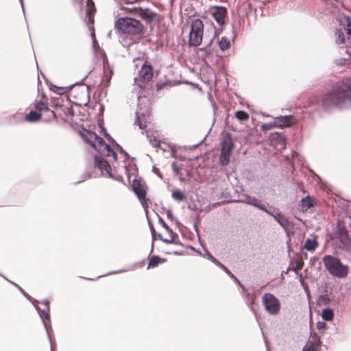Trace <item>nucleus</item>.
<instances>
[{
  "label": "nucleus",
  "instance_id": "f257e3e1",
  "mask_svg": "<svg viewBox=\"0 0 351 351\" xmlns=\"http://www.w3.org/2000/svg\"><path fill=\"white\" fill-rule=\"evenodd\" d=\"M324 102L326 105L332 104L340 108L351 106V80L326 96Z\"/></svg>",
  "mask_w": 351,
  "mask_h": 351
},
{
  "label": "nucleus",
  "instance_id": "f03ea898",
  "mask_svg": "<svg viewBox=\"0 0 351 351\" xmlns=\"http://www.w3.org/2000/svg\"><path fill=\"white\" fill-rule=\"evenodd\" d=\"M81 136L86 143L90 145L101 156H112L114 160H117L116 153L111 150L109 145L106 144L95 133L84 130L81 132Z\"/></svg>",
  "mask_w": 351,
  "mask_h": 351
},
{
  "label": "nucleus",
  "instance_id": "7ed1b4c3",
  "mask_svg": "<svg viewBox=\"0 0 351 351\" xmlns=\"http://www.w3.org/2000/svg\"><path fill=\"white\" fill-rule=\"evenodd\" d=\"M324 265L328 273L338 278H345L349 273V268L343 265L341 261L333 256L326 255L323 257Z\"/></svg>",
  "mask_w": 351,
  "mask_h": 351
},
{
  "label": "nucleus",
  "instance_id": "20e7f679",
  "mask_svg": "<svg viewBox=\"0 0 351 351\" xmlns=\"http://www.w3.org/2000/svg\"><path fill=\"white\" fill-rule=\"evenodd\" d=\"M115 27L121 32L129 35H138L143 29V25L139 21L130 17L119 18L116 21Z\"/></svg>",
  "mask_w": 351,
  "mask_h": 351
},
{
  "label": "nucleus",
  "instance_id": "39448f33",
  "mask_svg": "<svg viewBox=\"0 0 351 351\" xmlns=\"http://www.w3.org/2000/svg\"><path fill=\"white\" fill-rule=\"evenodd\" d=\"M262 302L266 312L271 315H277L281 309L280 300L273 294L267 293L262 297Z\"/></svg>",
  "mask_w": 351,
  "mask_h": 351
},
{
  "label": "nucleus",
  "instance_id": "423d86ee",
  "mask_svg": "<svg viewBox=\"0 0 351 351\" xmlns=\"http://www.w3.org/2000/svg\"><path fill=\"white\" fill-rule=\"evenodd\" d=\"M204 24L200 19H196L191 25L189 43L191 45L199 46L202 41Z\"/></svg>",
  "mask_w": 351,
  "mask_h": 351
},
{
  "label": "nucleus",
  "instance_id": "0eeeda50",
  "mask_svg": "<svg viewBox=\"0 0 351 351\" xmlns=\"http://www.w3.org/2000/svg\"><path fill=\"white\" fill-rule=\"evenodd\" d=\"M74 97L76 98L77 102L80 106H86L90 100L89 88L88 86L81 84L74 89L72 93Z\"/></svg>",
  "mask_w": 351,
  "mask_h": 351
},
{
  "label": "nucleus",
  "instance_id": "6e6552de",
  "mask_svg": "<svg viewBox=\"0 0 351 351\" xmlns=\"http://www.w3.org/2000/svg\"><path fill=\"white\" fill-rule=\"evenodd\" d=\"M96 166L101 170L102 174L109 178L119 180V176H115L112 171L109 162L105 160L101 156H95V157Z\"/></svg>",
  "mask_w": 351,
  "mask_h": 351
},
{
  "label": "nucleus",
  "instance_id": "1a4fd4ad",
  "mask_svg": "<svg viewBox=\"0 0 351 351\" xmlns=\"http://www.w3.org/2000/svg\"><path fill=\"white\" fill-rule=\"evenodd\" d=\"M136 114V123L138 125L140 129H145L149 120V108L148 106H138Z\"/></svg>",
  "mask_w": 351,
  "mask_h": 351
},
{
  "label": "nucleus",
  "instance_id": "9d476101",
  "mask_svg": "<svg viewBox=\"0 0 351 351\" xmlns=\"http://www.w3.org/2000/svg\"><path fill=\"white\" fill-rule=\"evenodd\" d=\"M233 148V143L231 138H227L222 144L220 155V161L222 165H227L230 161V157Z\"/></svg>",
  "mask_w": 351,
  "mask_h": 351
},
{
  "label": "nucleus",
  "instance_id": "9b49d317",
  "mask_svg": "<svg viewBox=\"0 0 351 351\" xmlns=\"http://www.w3.org/2000/svg\"><path fill=\"white\" fill-rule=\"evenodd\" d=\"M136 14L141 17L143 19L145 20L147 22H159L160 20V16L157 14L152 12L149 10H143L141 8H135L134 9Z\"/></svg>",
  "mask_w": 351,
  "mask_h": 351
},
{
  "label": "nucleus",
  "instance_id": "f8f14e48",
  "mask_svg": "<svg viewBox=\"0 0 351 351\" xmlns=\"http://www.w3.org/2000/svg\"><path fill=\"white\" fill-rule=\"evenodd\" d=\"M337 237L341 244V247L346 250H351V239L348 237L345 228L339 227Z\"/></svg>",
  "mask_w": 351,
  "mask_h": 351
},
{
  "label": "nucleus",
  "instance_id": "ddd939ff",
  "mask_svg": "<svg viewBox=\"0 0 351 351\" xmlns=\"http://www.w3.org/2000/svg\"><path fill=\"white\" fill-rule=\"evenodd\" d=\"M271 142L272 145L278 151H281L285 149V138L279 133H274L271 135Z\"/></svg>",
  "mask_w": 351,
  "mask_h": 351
},
{
  "label": "nucleus",
  "instance_id": "4468645a",
  "mask_svg": "<svg viewBox=\"0 0 351 351\" xmlns=\"http://www.w3.org/2000/svg\"><path fill=\"white\" fill-rule=\"evenodd\" d=\"M274 121L276 128L289 127L295 122L293 116L280 117L275 119Z\"/></svg>",
  "mask_w": 351,
  "mask_h": 351
},
{
  "label": "nucleus",
  "instance_id": "2eb2a0df",
  "mask_svg": "<svg viewBox=\"0 0 351 351\" xmlns=\"http://www.w3.org/2000/svg\"><path fill=\"white\" fill-rule=\"evenodd\" d=\"M241 202L258 208L267 213H270V210H267L260 200L254 197L245 196L243 199L241 200Z\"/></svg>",
  "mask_w": 351,
  "mask_h": 351
},
{
  "label": "nucleus",
  "instance_id": "dca6fc26",
  "mask_svg": "<svg viewBox=\"0 0 351 351\" xmlns=\"http://www.w3.org/2000/svg\"><path fill=\"white\" fill-rule=\"evenodd\" d=\"M212 14L217 22L219 24L222 25L224 23L226 10L223 8H217L213 10Z\"/></svg>",
  "mask_w": 351,
  "mask_h": 351
},
{
  "label": "nucleus",
  "instance_id": "f3484780",
  "mask_svg": "<svg viewBox=\"0 0 351 351\" xmlns=\"http://www.w3.org/2000/svg\"><path fill=\"white\" fill-rule=\"evenodd\" d=\"M153 73L149 65L143 64L139 72V77L144 81H149L152 78Z\"/></svg>",
  "mask_w": 351,
  "mask_h": 351
},
{
  "label": "nucleus",
  "instance_id": "a211bd4d",
  "mask_svg": "<svg viewBox=\"0 0 351 351\" xmlns=\"http://www.w3.org/2000/svg\"><path fill=\"white\" fill-rule=\"evenodd\" d=\"M133 189H134L135 193L137 195L138 197L141 201L143 206L145 207V191L140 185V184L138 182H133Z\"/></svg>",
  "mask_w": 351,
  "mask_h": 351
},
{
  "label": "nucleus",
  "instance_id": "6ab92c4d",
  "mask_svg": "<svg viewBox=\"0 0 351 351\" xmlns=\"http://www.w3.org/2000/svg\"><path fill=\"white\" fill-rule=\"evenodd\" d=\"M318 246L317 239L314 236L308 238L304 242L303 248L308 252H314Z\"/></svg>",
  "mask_w": 351,
  "mask_h": 351
},
{
  "label": "nucleus",
  "instance_id": "aec40b11",
  "mask_svg": "<svg viewBox=\"0 0 351 351\" xmlns=\"http://www.w3.org/2000/svg\"><path fill=\"white\" fill-rule=\"evenodd\" d=\"M332 299V293L325 292L318 296L317 303L320 306H326L331 303Z\"/></svg>",
  "mask_w": 351,
  "mask_h": 351
},
{
  "label": "nucleus",
  "instance_id": "412c9836",
  "mask_svg": "<svg viewBox=\"0 0 351 351\" xmlns=\"http://www.w3.org/2000/svg\"><path fill=\"white\" fill-rule=\"evenodd\" d=\"M269 215H271L278 223L284 228H286L289 226V221L287 219L280 213H273L270 211Z\"/></svg>",
  "mask_w": 351,
  "mask_h": 351
},
{
  "label": "nucleus",
  "instance_id": "4be33fe9",
  "mask_svg": "<svg viewBox=\"0 0 351 351\" xmlns=\"http://www.w3.org/2000/svg\"><path fill=\"white\" fill-rule=\"evenodd\" d=\"M321 316L323 320L326 322H331L334 319L335 314L332 309L326 308L322 310Z\"/></svg>",
  "mask_w": 351,
  "mask_h": 351
},
{
  "label": "nucleus",
  "instance_id": "5701e85b",
  "mask_svg": "<svg viewBox=\"0 0 351 351\" xmlns=\"http://www.w3.org/2000/svg\"><path fill=\"white\" fill-rule=\"evenodd\" d=\"M313 200L311 197H306L302 199L300 207L302 211H306L313 206Z\"/></svg>",
  "mask_w": 351,
  "mask_h": 351
},
{
  "label": "nucleus",
  "instance_id": "b1692460",
  "mask_svg": "<svg viewBox=\"0 0 351 351\" xmlns=\"http://www.w3.org/2000/svg\"><path fill=\"white\" fill-rule=\"evenodd\" d=\"M41 115L36 111H30L25 117V120L29 122H35L38 121Z\"/></svg>",
  "mask_w": 351,
  "mask_h": 351
},
{
  "label": "nucleus",
  "instance_id": "393cba45",
  "mask_svg": "<svg viewBox=\"0 0 351 351\" xmlns=\"http://www.w3.org/2000/svg\"><path fill=\"white\" fill-rule=\"evenodd\" d=\"M302 351H319V347L316 342L308 341Z\"/></svg>",
  "mask_w": 351,
  "mask_h": 351
},
{
  "label": "nucleus",
  "instance_id": "a878e982",
  "mask_svg": "<svg viewBox=\"0 0 351 351\" xmlns=\"http://www.w3.org/2000/svg\"><path fill=\"white\" fill-rule=\"evenodd\" d=\"M341 23L345 25L346 27H344L345 31H346L347 34L351 35V20L348 16H344L341 19Z\"/></svg>",
  "mask_w": 351,
  "mask_h": 351
},
{
  "label": "nucleus",
  "instance_id": "bb28decb",
  "mask_svg": "<svg viewBox=\"0 0 351 351\" xmlns=\"http://www.w3.org/2000/svg\"><path fill=\"white\" fill-rule=\"evenodd\" d=\"M219 46L221 50H226L230 47V42L227 38L222 37L219 42Z\"/></svg>",
  "mask_w": 351,
  "mask_h": 351
},
{
  "label": "nucleus",
  "instance_id": "cd10ccee",
  "mask_svg": "<svg viewBox=\"0 0 351 351\" xmlns=\"http://www.w3.org/2000/svg\"><path fill=\"white\" fill-rule=\"evenodd\" d=\"M95 8H94V3L92 0H87V10H86V15L89 17L90 21H92L91 19V14L94 12Z\"/></svg>",
  "mask_w": 351,
  "mask_h": 351
},
{
  "label": "nucleus",
  "instance_id": "c85d7f7f",
  "mask_svg": "<svg viewBox=\"0 0 351 351\" xmlns=\"http://www.w3.org/2000/svg\"><path fill=\"white\" fill-rule=\"evenodd\" d=\"M165 260L158 257L153 256L149 261L147 268L156 267L159 263H164Z\"/></svg>",
  "mask_w": 351,
  "mask_h": 351
},
{
  "label": "nucleus",
  "instance_id": "c756f323",
  "mask_svg": "<svg viewBox=\"0 0 351 351\" xmlns=\"http://www.w3.org/2000/svg\"><path fill=\"white\" fill-rule=\"evenodd\" d=\"M50 89L58 95H62L67 91V88L66 87H59L55 85H53L50 87Z\"/></svg>",
  "mask_w": 351,
  "mask_h": 351
},
{
  "label": "nucleus",
  "instance_id": "7c9ffc66",
  "mask_svg": "<svg viewBox=\"0 0 351 351\" xmlns=\"http://www.w3.org/2000/svg\"><path fill=\"white\" fill-rule=\"evenodd\" d=\"M235 117L240 121L247 120L249 118L248 114L241 110L236 112Z\"/></svg>",
  "mask_w": 351,
  "mask_h": 351
},
{
  "label": "nucleus",
  "instance_id": "2f4dec72",
  "mask_svg": "<svg viewBox=\"0 0 351 351\" xmlns=\"http://www.w3.org/2000/svg\"><path fill=\"white\" fill-rule=\"evenodd\" d=\"M172 197L178 201H182L185 198L184 195L180 191H175L172 193Z\"/></svg>",
  "mask_w": 351,
  "mask_h": 351
},
{
  "label": "nucleus",
  "instance_id": "473e14b6",
  "mask_svg": "<svg viewBox=\"0 0 351 351\" xmlns=\"http://www.w3.org/2000/svg\"><path fill=\"white\" fill-rule=\"evenodd\" d=\"M335 36L337 37V43L342 44L344 43V36L343 35V33L340 30L336 31Z\"/></svg>",
  "mask_w": 351,
  "mask_h": 351
},
{
  "label": "nucleus",
  "instance_id": "72a5a7b5",
  "mask_svg": "<svg viewBox=\"0 0 351 351\" xmlns=\"http://www.w3.org/2000/svg\"><path fill=\"white\" fill-rule=\"evenodd\" d=\"M35 108L36 110L41 111L43 110H49L46 107L45 104L43 101H38L35 104Z\"/></svg>",
  "mask_w": 351,
  "mask_h": 351
},
{
  "label": "nucleus",
  "instance_id": "f704fd0d",
  "mask_svg": "<svg viewBox=\"0 0 351 351\" xmlns=\"http://www.w3.org/2000/svg\"><path fill=\"white\" fill-rule=\"evenodd\" d=\"M261 127H262V129L263 130H271L274 128H276V125L275 124V121H274L273 123H264L263 125H262Z\"/></svg>",
  "mask_w": 351,
  "mask_h": 351
},
{
  "label": "nucleus",
  "instance_id": "c9c22d12",
  "mask_svg": "<svg viewBox=\"0 0 351 351\" xmlns=\"http://www.w3.org/2000/svg\"><path fill=\"white\" fill-rule=\"evenodd\" d=\"M45 304L47 306V310H43V315L45 316V317L49 320V301H45Z\"/></svg>",
  "mask_w": 351,
  "mask_h": 351
},
{
  "label": "nucleus",
  "instance_id": "e433bc0d",
  "mask_svg": "<svg viewBox=\"0 0 351 351\" xmlns=\"http://www.w3.org/2000/svg\"><path fill=\"white\" fill-rule=\"evenodd\" d=\"M206 258L211 261L215 265H218L219 267L220 266V265H221V263H220L215 257L213 256V255H211L209 253L206 254Z\"/></svg>",
  "mask_w": 351,
  "mask_h": 351
},
{
  "label": "nucleus",
  "instance_id": "4c0bfd02",
  "mask_svg": "<svg viewBox=\"0 0 351 351\" xmlns=\"http://www.w3.org/2000/svg\"><path fill=\"white\" fill-rule=\"evenodd\" d=\"M316 326L317 328L319 330H326L327 328V325L324 322H318Z\"/></svg>",
  "mask_w": 351,
  "mask_h": 351
},
{
  "label": "nucleus",
  "instance_id": "58836bf2",
  "mask_svg": "<svg viewBox=\"0 0 351 351\" xmlns=\"http://www.w3.org/2000/svg\"><path fill=\"white\" fill-rule=\"evenodd\" d=\"M302 267H303V262L302 261L298 260L297 261V263H296L295 266L294 267L293 269L295 271H298V270L301 269L302 268Z\"/></svg>",
  "mask_w": 351,
  "mask_h": 351
},
{
  "label": "nucleus",
  "instance_id": "ea45409f",
  "mask_svg": "<svg viewBox=\"0 0 351 351\" xmlns=\"http://www.w3.org/2000/svg\"><path fill=\"white\" fill-rule=\"evenodd\" d=\"M219 267H220L221 268H222V269L225 271V272H226V274H230V270H229L228 268H226L223 265H222V264H221V265H220V266H219Z\"/></svg>",
  "mask_w": 351,
  "mask_h": 351
},
{
  "label": "nucleus",
  "instance_id": "a19ab883",
  "mask_svg": "<svg viewBox=\"0 0 351 351\" xmlns=\"http://www.w3.org/2000/svg\"><path fill=\"white\" fill-rule=\"evenodd\" d=\"M228 275L233 279H234L236 281H238V280L235 278V276L230 272V274H228Z\"/></svg>",
  "mask_w": 351,
  "mask_h": 351
},
{
  "label": "nucleus",
  "instance_id": "79ce46f5",
  "mask_svg": "<svg viewBox=\"0 0 351 351\" xmlns=\"http://www.w3.org/2000/svg\"><path fill=\"white\" fill-rule=\"evenodd\" d=\"M228 275L233 279H234L236 281H238V280L235 278V276L230 272V274H228Z\"/></svg>",
  "mask_w": 351,
  "mask_h": 351
},
{
  "label": "nucleus",
  "instance_id": "37998d69",
  "mask_svg": "<svg viewBox=\"0 0 351 351\" xmlns=\"http://www.w3.org/2000/svg\"><path fill=\"white\" fill-rule=\"evenodd\" d=\"M162 226L164 228H165L167 230H169V227L167 226V224L164 222H162Z\"/></svg>",
  "mask_w": 351,
  "mask_h": 351
},
{
  "label": "nucleus",
  "instance_id": "c03bdc74",
  "mask_svg": "<svg viewBox=\"0 0 351 351\" xmlns=\"http://www.w3.org/2000/svg\"><path fill=\"white\" fill-rule=\"evenodd\" d=\"M173 167L174 171H178V170L176 167V165L174 164H173Z\"/></svg>",
  "mask_w": 351,
  "mask_h": 351
},
{
  "label": "nucleus",
  "instance_id": "a18cd8bd",
  "mask_svg": "<svg viewBox=\"0 0 351 351\" xmlns=\"http://www.w3.org/2000/svg\"><path fill=\"white\" fill-rule=\"evenodd\" d=\"M163 241H164L165 242L167 243H171V241L167 240V239H165V240H163Z\"/></svg>",
  "mask_w": 351,
  "mask_h": 351
},
{
  "label": "nucleus",
  "instance_id": "49530a36",
  "mask_svg": "<svg viewBox=\"0 0 351 351\" xmlns=\"http://www.w3.org/2000/svg\"><path fill=\"white\" fill-rule=\"evenodd\" d=\"M93 47H94V48H95V47H96V41L95 40L93 41Z\"/></svg>",
  "mask_w": 351,
  "mask_h": 351
},
{
  "label": "nucleus",
  "instance_id": "de8ad7c7",
  "mask_svg": "<svg viewBox=\"0 0 351 351\" xmlns=\"http://www.w3.org/2000/svg\"><path fill=\"white\" fill-rule=\"evenodd\" d=\"M22 7H23V0H20Z\"/></svg>",
  "mask_w": 351,
  "mask_h": 351
},
{
  "label": "nucleus",
  "instance_id": "09e8293b",
  "mask_svg": "<svg viewBox=\"0 0 351 351\" xmlns=\"http://www.w3.org/2000/svg\"><path fill=\"white\" fill-rule=\"evenodd\" d=\"M168 217H171V214H170V213H168Z\"/></svg>",
  "mask_w": 351,
  "mask_h": 351
}]
</instances>
